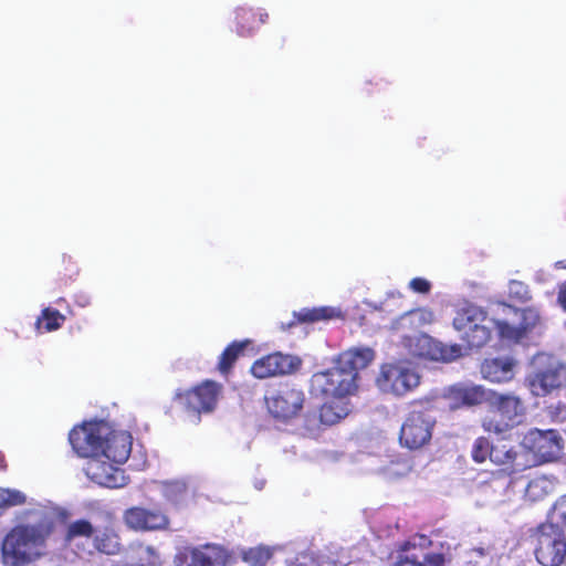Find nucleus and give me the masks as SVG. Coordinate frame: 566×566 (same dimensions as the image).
I'll return each mask as SVG.
<instances>
[{"label": "nucleus", "instance_id": "1", "mask_svg": "<svg viewBox=\"0 0 566 566\" xmlns=\"http://www.w3.org/2000/svg\"><path fill=\"white\" fill-rule=\"evenodd\" d=\"M374 358L371 348L354 347L339 354L333 367L312 376V392L327 399L319 410L323 424L333 426L348 416L350 406L347 398L357 390L358 371Z\"/></svg>", "mask_w": 566, "mask_h": 566}, {"label": "nucleus", "instance_id": "2", "mask_svg": "<svg viewBox=\"0 0 566 566\" xmlns=\"http://www.w3.org/2000/svg\"><path fill=\"white\" fill-rule=\"evenodd\" d=\"M503 317L491 316L482 307L469 305L453 318V327L471 348L483 347L496 332L501 340L517 343L528 335L539 323V314L534 308L517 310L510 305H499Z\"/></svg>", "mask_w": 566, "mask_h": 566}, {"label": "nucleus", "instance_id": "3", "mask_svg": "<svg viewBox=\"0 0 566 566\" xmlns=\"http://www.w3.org/2000/svg\"><path fill=\"white\" fill-rule=\"evenodd\" d=\"M24 517L27 523L17 525L3 539L1 549L7 566H22L42 557L55 523L66 520L67 513L51 502H45L28 509Z\"/></svg>", "mask_w": 566, "mask_h": 566}, {"label": "nucleus", "instance_id": "4", "mask_svg": "<svg viewBox=\"0 0 566 566\" xmlns=\"http://www.w3.org/2000/svg\"><path fill=\"white\" fill-rule=\"evenodd\" d=\"M69 440L80 457L104 455L114 463H125L133 446L128 431L113 430L105 421L86 422L74 428Z\"/></svg>", "mask_w": 566, "mask_h": 566}, {"label": "nucleus", "instance_id": "5", "mask_svg": "<svg viewBox=\"0 0 566 566\" xmlns=\"http://www.w3.org/2000/svg\"><path fill=\"white\" fill-rule=\"evenodd\" d=\"M490 415L482 420L485 431L503 436L521 424L525 417V406L520 397L493 391L489 403Z\"/></svg>", "mask_w": 566, "mask_h": 566}, {"label": "nucleus", "instance_id": "6", "mask_svg": "<svg viewBox=\"0 0 566 566\" xmlns=\"http://www.w3.org/2000/svg\"><path fill=\"white\" fill-rule=\"evenodd\" d=\"M375 382L382 394L405 397L420 385V375L411 363L399 360L382 364Z\"/></svg>", "mask_w": 566, "mask_h": 566}, {"label": "nucleus", "instance_id": "7", "mask_svg": "<svg viewBox=\"0 0 566 566\" xmlns=\"http://www.w3.org/2000/svg\"><path fill=\"white\" fill-rule=\"evenodd\" d=\"M533 364L536 370L527 377V385L533 395L544 397L562 386L566 379V367L548 354H538Z\"/></svg>", "mask_w": 566, "mask_h": 566}, {"label": "nucleus", "instance_id": "8", "mask_svg": "<svg viewBox=\"0 0 566 566\" xmlns=\"http://www.w3.org/2000/svg\"><path fill=\"white\" fill-rule=\"evenodd\" d=\"M535 557L543 566H560L566 559V537L563 528L544 523L536 533Z\"/></svg>", "mask_w": 566, "mask_h": 566}, {"label": "nucleus", "instance_id": "9", "mask_svg": "<svg viewBox=\"0 0 566 566\" xmlns=\"http://www.w3.org/2000/svg\"><path fill=\"white\" fill-rule=\"evenodd\" d=\"M436 419L428 411L411 410L403 419L399 432V442L409 450H417L429 443Z\"/></svg>", "mask_w": 566, "mask_h": 566}, {"label": "nucleus", "instance_id": "10", "mask_svg": "<svg viewBox=\"0 0 566 566\" xmlns=\"http://www.w3.org/2000/svg\"><path fill=\"white\" fill-rule=\"evenodd\" d=\"M85 458H90L84 469L85 474L96 484L109 489L123 488L127 484L128 478L118 467L122 463L108 461L104 455H86Z\"/></svg>", "mask_w": 566, "mask_h": 566}, {"label": "nucleus", "instance_id": "11", "mask_svg": "<svg viewBox=\"0 0 566 566\" xmlns=\"http://www.w3.org/2000/svg\"><path fill=\"white\" fill-rule=\"evenodd\" d=\"M220 391V385L206 380L184 394H178L177 397L188 412L199 416L211 412L216 408Z\"/></svg>", "mask_w": 566, "mask_h": 566}, {"label": "nucleus", "instance_id": "12", "mask_svg": "<svg viewBox=\"0 0 566 566\" xmlns=\"http://www.w3.org/2000/svg\"><path fill=\"white\" fill-rule=\"evenodd\" d=\"M304 400L302 390L285 386L266 398V406L274 418L287 421L301 412Z\"/></svg>", "mask_w": 566, "mask_h": 566}, {"label": "nucleus", "instance_id": "13", "mask_svg": "<svg viewBox=\"0 0 566 566\" xmlns=\"http://www.w3.org/2000/svg\"><path fill=\"white\" fill-rule=\"evenodd\" d=\"M300 366L301 359L297 357L277 352L255 360L251 367V373L255 378L265 379L291 374Z\"/></svg>", "mask_w": 566, "mask_h": 566}, {"label": "nucleus", "instance_id": "14", "mask_svg": "<svg viewBox=\"0 0 566 566\" xmlns=\"http://www.w3.org/2000/svg\"><path fill=\"white\" fill-rule=\"evenodd\" d=\"M177 558L178 566H227L230 556L223 547L207 544L201 547L185 548Z\"/></svg>", "mask_w": 566, "mask_h": 566}, {"label": "nucleus", "instance_id": "15", "mask_svg": "<svg viewBox=\"0 0 566 566\" xmlns=\"http://www.w3.org/2000/svg\"><path fill=\"white\" fill-rule=\"evenodd\" d=\"M525 444L542 460L552 461L559 457L563 439L555 430H533L525 437Z\"/></svg>", "mask_w": 566, "mask_h": 566}, {"label": "nucleus", "instance_id": "16", "mask_svg": "<svg viewBox=\"0 0 566 566\" xmlns=\"http://www.w3.org/2000/svg\"><path fill=\"white\" fill-rule=\"evenodd\" d=\"M426 542L423 536L405 542L399 549L395 563L391 566H442V554H418V546Z\"/></svg>", "mask_w": 566, "mask_h": 566}, {"label": "nucleus", "instance_id": "17", "mask_svg": "<svg viewBox=\"0 0 566 566\" xmlns=\"http://www.w3.org/2000/svg\"><path fill=\"white\" fill-rule=\"evenodd\" d=\"M492 390H488L480 385L457 384L449 388L448 398L451 400V408L461 406H474L482 402L490 403Z\"/></svg>", "mask_w": 566, "mask_h": 566}, {"label": "nucleus", "instance_id": "18", "mask_svg": "<svg viewBox=\"0 0 566 566\" xmlns=\"http://www.w3.org/2000/svg\"><path fill=\"white\" fill-rule=\"evenodd\" d=\"M124 522L132 530L150 531L166 526L167 517L158 511L132 507L125 512Z\"/></svg>", "mask_w": 566, "mask_h": 566}, {"label": "nucleus", "instance_id": "19", "mask_svg": "<svg viewBox=\"0 0 566 566\" xmlns=\"http://www.w3.org/2000/svg\"><path fill=\"white\" fill-rule=\"evenodd\" d=\"M91 543L94 551L103 555L114 556L123 551L119 534L111 525L95 528Z\"/></svg>", "mask_w": 566, "mask_h": 566}, {"label": "nucleus", "instance_id": "20", "mask_svg": "<svg viewBox=\"0 0 566 566\" xmlns=\"http://www.w3.org/2000/svg\"><path fill=\"white\" fill-rule=\"evenodd\" d=\"M514 365L511 357L485 359L481 366V373L492 382H506L514 377Z\"/></svg>", "mask_w": 566, "mask_h": 566}, {"label": "nucleus", "instance_id": "21", "mask_svg": "<svg viewBox=\"0 0 566 566\" xmlns=\"http://www.w3.org/2000/svg\"><path fill=\"white\" fill-rule=\"evenodd\" d=\"M130 566H156L158 556L154 547L142 543L132 544L126 556Z\"/></svg>", "mask_w": 566, "mask_h": 566}, {"label": "nucleus", "instance_id": "22", "mask_svg": "<svg viewBox=\"0 0 566 566\" xmlns=\"http://www.w3.org/2000/svg\"><path fill=\"white\" fill-rule=\"evenodd\" d=\"M294 316L301 323L317 322L324 319L339 318L342 317V310L339 307L333 306L302 308L298 312H294Z\"/></svg>", "mask_w": 566, "mask_h": 566}, {"label": "nucleus", "instance_id": "23", "mask_svg": "<svg viewBox=\"0 0 566 566\" xmlns=\"http://www.w3.org/2000/svg\"><path fill=\"white\" fill-rule=\"evenodd\" d=\"M555 481L547 476H537L531 480L525 489V497L531 502H537L545 499L554 492Z\"/></svg>", "mask_w": 566, "mask_h": 566}, {"label": "nucleus", "instance_id": "24", "mask_svg": "<svg viewBox=\"0 0 566 566\" xmlns=\"http://www.w3.org/2000/svg\"><path fill=\"white\" fill-rule=\"evenodd\" d=\"M237 14V32L239 35H249L253 30H255L261 23L265 21L268 18V13H260L259 23L254 21V14L251 10L245 8H238L235 11Z\"/></svg>", "mask_w": 566, "mask_h": 566}, {"label": "nucleus", "instance_id": "25", "mask_svg": "<svg viewBox=\"0 0 566 566\" xmlns=\"http://www.w3.org/2000/svg\"><path fill=\"white\" fill-rule=\"evenodd\" d=\"M164 496L176 505H181L188 497V488L186 481H167L161 484Z\"/></svg>", "mask_w": 566, "mask_h": 566}, {"label": "nucleus", "instance_id": "26", "mask_svg": "<svg viewBox=\"0 0 566 566\" xmlns=\"http://www.w3.org/2000/svg\"><path fill=\"white\" fill-rule=\"evenodd\" d=\"M434 319L433 313L428 308H417L402 315L400 322L402 325L409 324L413 328H421L431 324Z\"/></svg>", "mask_w": 566, "mask_h": 566}, {"label": "nucleus", "instance_id": "27", "mask_svg": "<svg viewBox=\"0 0 566 566\" xmlns=\"http://www.w3.org/2000/svg\"><path fill=\"white\" fill-rule=\"evenodd\" d=\"M94 532L95 528L91 522L86 520H77L67 526L64 541L67 544H71L76 537H86L92 539Z\"/></svg>", "mask_w": 566, "mask_h": 566}, {"label": "nucleus", "instance_id": "28", "mask_svg": "<svg viewBox=\"0 0 566 566\" xmlns=\"http://www.w3.org/2000/svg\"><path fill=\"white\" fill-rule=\"evenodd\" d=\"M248 344H249V340H244V342H240V343L233 342L231 345H229L223 350V353L220 356V361H219V369L221 373H226L232 367V365L234 364V361L237 360V358L242 353V350L247 347Z\"/></svg>", "mask_w": 566, "mask_h": 566}, {"label": "nucleus", "instance_id": "29", "mask_svg": "<svg viewBox=\"0 0 566 566\" xmlns=\"http://www.w3.org/2000/svg\"><path fill=\"white\" fill-rule=\"evenodd\" d=\"M242 559L251 566H264L272 556V549L265 546H258L242 549Z\"/></svg>", "mask_w": 566, "mask_h": 566}, {"label": "nucleus", "instance_id": "30", "mask_svg": "<svg viewBox=\"0 0 566 566\" xmlns=\"http://www.w3.org/2000/svg\"><path fill=\"white\" fill-rule=\"evenodd\" d=\"M515 451L506 443H500L491 447L490 460L496 464H507L514 461Z\"/></svg>", "mask_w": 566, "mask_h": 566}, {"label": "nucleus", "instance_id": "31", "mask_svg": "<svg viewBox=\"0 0 566 566\" xmlns=\"http://www.w3.org/2000/svg\"><path fill=\"white\" fill-rule=\"evenodd\" d=\"M65 317L56 310L45 308L42 316L38 319L36 325L40 327L42 322H45V331L52 332L57 329L64 322Z\"/></svg>", "mask_w": 566, "mask_h": 566}, {"label": "nucleus", "instance_id": "32", "mask_svg": "<svg viewBox=\"0 0 566 566\" xmlns=\"http://www.w3.org/2000/svg\"><path fill=\"white\" fill-rule=\"evenodd\" d=\"M25 495L14 489L0 488V509L23 504Z\"/></svg>", "mask_w": 566, "mask_h": 566}, {"label": "nucleus", "instance_id": "33", "mask_svg": "<svg viewBox=\"0 0 566 566\" xmlns=\"http://www.w3.org/2000/svg\"><path fill=\"white\" fill-rule=\"evenodd\" d=\"M411 465L407 460H397L390 462L388 467L384 469V474L387 478H400L407 475L411 471Z\"/></svg>", "mask_w": 566, "mask_h": 566}, {"label": "nucleus", "instance_id": "34", "mask_svg": "<svg viewBox=\"0 0 566 566\" xmlns=\"http://www.w3.org/2000/svg\"><path fill=\"white\" fill-rule=\"evenodd\" d=\"M558 526H566V496H562L549 514V522Z\"/></svg>", "mask_w": 566, "mask_h": 566}, {"label": "nucleus", "instance_id": "35", "mask_svg": "<svg viewBox=\"0 0 566 566\" xmlns=\"http://www.w3.org/2000/svg\"><path fill=\"white\" fill-rule=\"evenodd\" d=\"M491 446L488 439L478 438L472 448V457L475 462H484L490 457Z\"/></svg>", "mask_w": 566, "mask_h": 566}, {"label": "nucleus", "instance_id": "36", "mask_svg": "<svg viewBox=\"0 0 566 566\" xmlns=\"http://www.w3.org/2000/svg\"><path fill=\"white\" fill-rule=\"evenodd\" d=\"M509 295L510 297L521 302H525L531 297L527 285L516 280L510 281Z\"/></svg>", "mask_w": 566, "mask_h": 566}, {"label": "nucleus", "instance_id": "37", "mask_svg": "<svg viewBox=\"0 0 566 566\" xmlns=\"http://www.w3.org/2000/svg\"><path fill=\"white\" fill-rule=\"evenodd\" d=\"M409 287L416 293L427 294L431 290V283L422 277H415L409 282Z\"/></svg>", "mask_w": 566, "mask_h": 566}, {"label": "nucleus", "instance_id": "38", "mask_svg": "<svg viewBox=\"0 0 566 566\" xmlns=\"http://www.w3.org/2000/svg\"><path fill=\"white\" fill-rule=\"evenodd\" d=\"M291 566H318L317 559L310 554L298 555Z\"/></svg>", "mask_w": 566, "mask_h": 566}, {"label": "nucleus", "instance_id": "39", "mask_svg": "<svg viewBox=\"0 0 566 566\" xmlns=\"http://www.w3.org/2000/svg\"><path fill=\"white\" fill-rule=\"evenodd\" d=\"M75 302L81 307H86L91 304V296L86 293H78L75 295Z\"/></svg>", "mask_w": 566, "mask_h": 566}, {"label": "nucleus", "instance_id": "40", "mask_svg": "<svg viewBox=\"0 0 566 566\" xmlns=\"http://www.w3.org/2000/svg\"><path fill=\"white\" fill-rule=\"evenodd\" d=\"M558 302L562 307L566 310V281L559 287Z\"/></svg>", "mask_w": 566, "mask_h": 566}, {"label": "nucleus", "instance_id": "41", "mask_svg": "<svg viewBox=\"0 0 566 566\" xmlns=\"http://www.w3.org/2000/svg\"><path fill=\"white\" fill-rule=\"evenodd\" d=\"M420 340L423 342V343H428L429 338L427 336H421Z\"/></svg>", "mask_w": 566, "mask_h": 566}, {"label": "nucleus", "instance_id": "42", "mask_svg": "<svg viewBox=\"0 0 566 566\" xmlns=\"http://www.w3.org/2000/svg\"><path fill=\"white\" fill-rule=\"evenodd\" d=\"M3 455L0 454V468H3Z\"/></svg>", "mask_w": 566, "mask_h": 566}]
</instances>
